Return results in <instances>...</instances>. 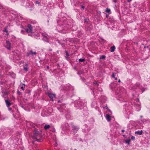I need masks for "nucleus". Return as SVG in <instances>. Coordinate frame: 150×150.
<instances>
[{"instance_id":"1","label":"nucleus","mask_w":150,"mask_h":150,"mask_svg":"<svg viewBox=\"0 0 150 150\" xmlns=\"http://www.w3.org/2000/svg\"><path fill=\"white\" fill-rule=\"evenodd\" d=\"M10 16L13 19H14L15 21H16V24L17 25H21V28H24L25 27H26V25L24 26L23 25V24L24 21H23L22 23H21L22 21L25 19L19 14H18L16 12H13V13H11Z\"/></svg>"},{"instance_id":"2","label":"nucleus","mask_w":150,"mask_h":150,"mask_svg":"<svg viewBox=\"0 0 150 150\" xmlns=\"http://www.w3.org/2000/svg\"><path fill=\"white\" fill-rule=\"evenodd\" d=\"M67 87L68 88H66L67 87L64 85H62L60 89L62 91H64L65 93H66L67 95L72 97L74 93V88L69 84L68 85Z\"/></svg>"},{"instance_id":"3","label":"nucleus","mask_w":150,"mask_h":150,"mask_svg":"<svg viewBox=\"0 0 150 150\" xmlns=\"http://www.w3.org/2000/svg\"><path fill=\"white\" fill-rule=\"evenodd\" d=\"M100 83L98 81H95L93 83V85L94 87L93 88L92 91V94L93 95H94V97L96 96L95 95V93L97 94H100L103 91L102 88L99 86Z\"/></svg>"},{"instance_id":"4","label":"nucleus","mask_w":150,"mask_h":150,"mask_svg":"<svg viewBox=\"0 0 150 150\" xmlns=\"http://www.w3.org/2000/svg\"><path fill=\"white\" fill-rule=\"evenodd\" d=\"M60 107H58L57 108L58 110L61 112H62L65 114V116L67 120H69L70 117V114L68 112L67 110H66V106L64 104H62L59 105Z\"/></svg>"},{"instance_id":"5","label":"nucleus","mask_w":150,"mask_h":150,"mask_svg":"<svg viewBox=\"0 0 150 150\" xmlns=\"http://www.w3.org/2000/svg\"><path fill=\"white\" fill-rule=\"evenodd\" d=\"M74 105L76 109H82L86 107L84 102L80 100H76L74 102Z\"/></svg>"},{"instance_id":"6","label":"nucleus","mask_w":150,"mask_h":150,"mask_svg":"<svg viewBox=\"0 0 150 150\" xmlns=\"http://www.w3.org/2000/svg\"><path fill=\"white\" fill-rule=\"evenodd\" d=\"M126 103L125 104V110L127 113L128 115L131 113L132 109V103L131 102H126Z\"/></svg>"},{"instance_id":"7","label":"nucleus","mask_w":150,"mask_h":150,"mask_svg":"<svg viewBox=\"0 0 150 150\" xmlns=\"http://www.w3.org/2000/svg\"><path fill=\"white\" fill-rule=\"evenodd\" d=\"M57 23L58 25H62L64 24H67L69 25L68 23V21L66 19L65 17H62L60 19V20L57 21Z\"/></svg>"},{"instance_id":"8","label":"nucleus","mask_w":150,"mask_h":150,"mask_svg":"<svg viewBox=\"0 0 150 150\" xmlns=\"http://www.w3.org/2000/svg\"><path fill=\"white\" fill-rule=\"evenodd\" d=\"M38 136V131L35 130V133L32 136V142L33 144H36L37 142H38V139L37 138Z\"/></svg>"},{"instance_id":"9","label":"nucleus","mask_w":150,"mask_h":150,"mask_svg":"<svg viewBox=\"0 0 150 150\" xmlns=\"http://www.w3.org/2000/svg\"><path fill=\"white\" fill-rule=\"evenodd\" d=\"M25 30H22L21 33L23 34H25V33H28V35H31L32 37V35H30V33H33L32 29H24Z\"/></svg>"},{"instance_id":"10","label":"nucleus","mask_w":150,"mask_h":150,"mask_svg":"<svg viewBox=\"0 0 150 150\" xmlns=\"http://www.w3.org/2000/svg\"><path fill=\"white\" fill-rule=\"evenodd\" d=\"M7 134L6 129H3L0 131V138H4Z\"/></svg>"},{"instance_id":"11","label":"nucleus","mask_w":150,"mask_h":150,"mask_svg":"<svg viewBox=\"0 0 150 150\" xmlns=\"http://www.w3.org/2000/svg\"><path fill=\"white\" fill-rule=\"evenodd\" d=\"M40 34L43 37V40L46 42H48L49 36L45 33H41Z\"/></svg>"},{"instance_id":"12","label":"nucleus","mask_w":150,"mask_h":150,"mask_svg":"<svg viewBox=\"0 0 150 150\" xmlns=\"http://www.w3.org/2000/svg\"><path fill=\"white\" fill-rule=\"evenodd\" d=\"M69 126L68 123H64L62 125V127L63 130H68L69 129Z\"/></svg>"},{"instance_id":"13","label":"nucleus","mask_w":150,"mask_h":150,"mask_svg":"<svg viewBox=\"0 0 150 150\" xmlns=\"http://www.w3.org/2000/svg\"><path fill=\"white\" fill-rule=\"evenodd\" d=\"M71 128L72 130L71 132H73L74 135L77 132L79 129V127H78L73 125H72Z\"/></svg>"},{"instance_id":"14","label":"nucleus","mask_w":150,"mask_h":150,"mask_svg":"<svg viewBox=\"0 0 150 150\" xmlns=\"http://www.w3.org/2000/svg\"><path fill=\"white\" fill-rule=\"evenodd\" d=\"M98 99L99 100L103 103H105L107 100V98L103 96H101L99 97Z\"/></svg>"},{"instance_id":"15","label":"nucleus","mask_w":150,"mask_h":150,"mask_svg":"<svg viewBox=\"0 0 150 150\" xmlns=\"http://www.w3.org/2000/svg\"><path fill=\"white\" fill-rule=\"evenodd\" d=\"M13 142L14 146L16 147L18 144V141L19 139L18 138L16 137H13Z\"/></svg>"},{"instance_id":"16","label":"nucleus","mask_w":150,"mask_h":150,"mask_svg":"<svg viewBox=\"0 0 150 150\" xmlns=\"http://www.w3.org/2000/svg\"><path fill=\"white\" fill-rule=\"evenodd\" d=\"M140 84L139 83H137L136 84L134 85L132 87H131V89L135 91L136 89L139 88H140Z\"/></svg>"},{"instance_id":"17","label":"nucleus","mask_w":150,"mask_h":150,"mask_svg":"<svg viewBox=\"0 0 150 150\" xmlns=\"http://www.w3.org/2000/svg\"><path fill=\"white\" fill-rule=\"evenodd\" d=\"M6 129L7 133H8L9 134H11L14 132L13 129L11 128H7Z\"/></svg>"},{"instance_id":"18","label":"nucleus","mask_w":150,"mask_h":150,"mask_svg":"<svg viewBox=\"0 0 150 150\" xmlns=\"http://www.w3.org/2000/svg\"><path fill=\"white\" fill-rule=\"evenodd\" d=\"M47 94L49 98H50L51 100L53 101V98L55 97V95L49 93H48Z\"/></svg>"},{"instance_id":"19","label":"nucleus","mask_w":150,"mask_h":150,"mask_svg":"<svg viewBox=\"0 0 150 150\" xmlns=\"http://www.w3.org/2000/svg\"><path fill=\"white\" fill-rule=\"evenodd\" d=\"M26 26L27 27H28L27 28H33L35 27V26L34 25V23L32 22L31 24H28L27 23Z\"/></svg>"},{"instance_id":"20","label":"nucleus","mask_w":150,"mask_h":150,"mask_svg":"<svg viewBox=\"0 0 150 150\" xmlns=\"http://www.w3.org/2000/svg\"><path fill=\"white\" fill-rule=\"evenodd\" d=\"M5 101L7 107H10V106L11 105V103L9 100V99H5Z\"/></svg>"},{"instance_id":"21","label":"nucleus","mask_w":150,"mask_h":150,"mask_svg":"<svg viewBox=\"0 0 150 150\" xmlns=\"http://www.w3.org/2000/svg\"><path fill=\"white\" fill-rule=\"evenodd\" d=\"M110 86L112 91H115V90H114V89L117 86V84L115 83H112L110 84Z\"/></svg>"},{"instance_id":"22","label":"nucleus","mask_w":150,"mask_h":150,"mask_svg":"<svg viewBox=\"0 0 150 150\" xmlns=\"http://www.w3.org/2000/svg\"><path fill=\"white\" fill-rule=\"evenodd\" d=\"M38 137H40V138L38 139V142H42L43 139V135L42 134H39L38 133Z\"/></svg>"},{"instance_id":"23","label":"nucleus","mask_w":150,"mask_h":150,"mask_svg":"<svg viewBox=\"0 0 150 150\" xmlns=\"http://www.w3.org/2000/svg\"><path fill=\"white\" fill-rule=\"evenodd\" d=\"M36 53V52H33L32 50H30L29 52L27 54V56L28 57L30 55H33L34 54H35Z\"/></svg>"},{"instance_id":"24","label":"nucleus","mask_w":150,"mask_h":150,"mask_svg":"<svg viewBox=\"0 0 150 150\" xmlns=\"http://www.w3.org/2000/svg\"><path fill=\"white\" fill-rule=\"evenodd\" d=\"M65 52L66 54V56H65V57L67 60L69 61L70 60V58L69 57V54L67 51L65 50Z\"/></svg>"},{"instance_id":"25","label":"nucleus","mask_w":150,"mask_h":150,"mask_svg":"<svg viewBox=\"0 0 150 150\" xmlns=\"http://www.w3.org/2000/svg\"><path fill=\"white\" fill-rule=\"evenodd\" d=\"M8 143L10 144L13 145L14 146L13 142V137H12L8 141Z\"/></svg>"},{"instance_id":"26","label":"nucleus","mask_w":150,"mask_h":150,"mask_svg":"<svg viewBox=\"0 0 150 150\" xmlns=\"http://www.w3.org/2000/svg\"><path fill=\"white\" fill-rule=\"evenodd\" d=\"M106 119L108 122H109L111 120V117L108 113L106 114Z\"/></svg>"},{"instance_id":"27","label":"nucleus","mask_w":150,"mask_h":150,"mask_svg":"<svg viewBox=\"0 0 150 150\" xmlns=\"http://www.w3.org/2000/svg\"><path fill=\"white\" fill-rule=\"evenodd\" d=\"M142 133L143 131L142 130H141L135 132V133L137 135H141L142 134Z\"/></svg>"},{"instance_id":"28","label":"nucleus","mask_w":150,"mask_h":150,"mask_svg":"<svg viewBox=\"0 0 150 150\" xmlns=\"http://www.w3.org/2000/svg\"><path fill=\"white\" fill-rule=\"evenodd\" d=\"M13 52L14 53V56H15V58L17 59H19L20 58L18 56L17 57H16V56L18 55V54L16 53V52L15 51H13Z\"/></svg>"},{"instance_id":"29","label":"nucleus","mask_w":150,"mask_h":150,"mask_svg":"<svg viewBox=\"0 0 150 150\" xmlns=\"http://www.w3.org/2000/svg\"><path fill=\"white\" fill-rule=\"evenodd\" d=\"M120 88H118L117 89V91H116V92L118 94H119V95H120L121 94H122L121 92H122V89L123 90V89H121V90L119 92H118V91L119 90H120Z\"/></svg>"},{"instance_id":"30","label":"nucleus","mask_w":150,"mask_h":150,"mask_svg":"<svg viewBox=\"0 0 150 150\" xmlns=\"http://www.w3.org/2000/svg\"><path fill=\"white\" fill-rule=\"evenodd\" d=\"M103 108L104 109H105L107 110L108 111V113L109 112L110 113H112L111 111L110 110L108 109V108L107 107V105H106V106H103Z\"/></svg>"},{"instance_id":"31","label":"nucleus","mask_w":150,"mask_h":150,"mask_svg":"<svg viewBox=\"0 0 150 150\" xmlns=\"http://www.w3.org/2000/svg\"><path fill=\"white\" fill-rule=\"evenodd\" d=\"M131 140L130 139H127L125 140V142L128 145H129L130 144V142Z\"/></svg>"},{"instance_id":"32","label":"nucleus","mask_w":150,"mask_h":150,"mask_svg":"<svg viewBox=\"0 0 150 150\" xmlns=\"http://www.w3.org/2000/svg\"><path fill=\"white\" fill-rule=\"evenodd\" d=\"M91 106L92 107L95 108L96 107V101L93 102L91 104Z\"/></svg>"},{"instance_id":"33","label":"nucleus","mask_w":150,"mask_h":150,"mask_svg":"<svg viewBox=\"0 0 150 150\" xmlns=\"http://www.w3.org/2000/svg\"><path fill=\"white\" fill-rule=\"evenodd\" d=\"M115 49V47L114 46H113L110 47V52H114Z\"/></svg>"},{"instance_id":"34","label":"nucleus","mask_w":150,"mask_h":150,"mask_svg":"<svg viewBox=\"0 0 150 150\" xmlns=\"http://www.w3.org/2000/svg\"><path fill=\"white\" fill-rule=\"evenodd\" d=\"M105 11L106 13H108L110 14L111 13V11L110 10L109 8H106V9L105 10Z\"/></svg>"},{"instance_id":"35","label":"nucleus","mask_w":150,"mask_h":150,"mask_svg":"<svg viewBox=\"0 0 150 150\" xmlns=\"http://www.w3.org/2000/svg\"><path fill=\"white\" fill-rule=\"evenodd\" d=\"M7 29H4V30H3V31L4 33H6V34H5L6 35H9V33Z\"/></svg>"},{"instance_id":"36","label":"nucleus","mask_w":150,"mask_h":150,"mask_svg":"<svg viewBox=\"0 0 150 150\" xmlns=\"http://www.w3.org/2000/svg\"><path fill=\"white\" fill-rule=\"evenodd\" d=\"M50 126L49 125H46L45 126L44 128L45 129L47 130L50 128Z\"/></svg>"},{"instance_id":"37","label":"nucleus","mask_w":150,"mask_h":150,"mask_svg":"<svg viewBox=\"0 0 150 150\" xmlns=\"http://www.w3.org/2000/svg\"><path fill=\"white\" fill-rule=\"evenodd\" d=\"M139 89H140V90H141V91H142V93H143L145 90V88L143 87L142 86H140V88Z\"/></svg>"},{"instance_id":"38","label":"nucleus","mask_w":150,"mask_h":150,"mask_svg":"<svg viewBox=\"0 0 150 150\" xmlns=\"http://www.w3.org/2000/svg\"><path fill=\"white\" fill-rule=\"evenodd\" d=\"M149 120L148 119H144L141 120L142 122L143 123H144L146 121H149Z\"/></svg>"},{"instance_id":"39","label":"nucleus","mask_w":150,"mask_h":150,"mask_svg":"<svg viewBox=\"0 0 150 150\" xmlns=\"http://www.w3.org/2000/svg\"><path fill=\"white\" fill-rule=\"evenodd\" d=\"M89 121H90L91 123H93L94 122V120L93 118H91L90 119Z\"/></svg>"},{"instance_id":"40","label":"nucleus","mask_w":150,"mask_h":150,"mask_svg":"<svg viewBox=\"0 0 150 150\" xmlns=\"http://www.w3.org/2000/svg\"><path fill=\"white\" fill-rule=\"evenodd\" d=\"M105 57H106L104 55H103L100 57V59H105Z\"/></svg>"},{"instance_id":"41","label":"nucleus","mask_w":150,"mask_h":150,"mask_svg":"<svg viewBox=\"0 0 150 150\" xmlns=\"http://www.w3.org/2000/svg\"><path fill=\"white\" fill-rule=\"evenodd\" d=\"M12 25L11 24H9L7 25L6 27H5L4 28H9L12 27Z\"/></svg>"},{"instance_id":"42","label":"nucleus","mask_w":150,"mask_h":150,"mask_svg":"<svg viewBox=\"0 0 150 150\" xmlns=\"http://www.w3.org/2000/svg\"><path fill=\"white\" fill-rule=\"evenodd\" d=\"M24 3H26V5L25 6L29 7L30 6V4H29L28 3H27V1H24Z\"/></svg>"},{"instance_id":"43","label":"nucleus","mask_w":150,"mask_h":150,"mask_svg":"<svg viewBox=\"0 0 150 150\" xmlns=\"http://www.w3.org/2000/svg\"><path fill=\"white\" fill-rule=\"evenodd\" d=\"M89 21V19L88 18H86L84 19V22L86 23H88Z\"/></svg>"},{"instance_id":"44","label":"nucleus","mask_w":150,"mask_h":150,"mask_svg":"<svg viewBox=\"0 0 150 150\" xmlns=\"http://www.w3.org/2000/svg\"><path fill=\"white\" fill-rule=\"evenodd\" d=\"M79 60L80 62H83L85 61V59H79Z\"/></svg>"},{"instance_id":"45","label":"nucleus","mask_w":150,"mask_h":150,"mask_svg":"<svg viewBox=\"0 0 150 150\" xmlns=\"http://www.w3.org/2000/svg\"><path fill=\"white\" fill-rule=\"evenodd\" d=\"M135 106L136 107H138V109L139 110H140V109L141 107H140V106L138 104H135Z\"/></svg>"},{"instance_id":"46","label":"nucleus","mask_w":150,"mask_h":150,"mask_svg":"<svg viewBox=\"0 0 150 150\" xmlns=\"http://www.w3.org/2000/svg\"><path fill=\"white\" fill-rule=\"evenodd\" d=\"M7 94V93L6 92H4L3 93V96L5 98V96Z\"/></svg>"},{"instance_id":"47","label":"nucleus","mask_w":150,"mask_h":150,"mask_svg":"<svg viewBox=\"0 0 150 150\" xmlns=\"http://www.w3.org/2000/svg\"><path fill=\"white\" fill-rule=\"evenodd\" d=\"M43 87L45 91L46 90H47L48 89V86H43Z\"/></svg>"},{"instance_id":"48","label":"nucleus","mask_w":150,"mask_h":150,"mask_svg":"<svg viewBox=\"0 0 150 150\" xmlns=\"http://www.w3.org/2000/svg\"><path fill=\"white\" fill-rule=\"evenodd\" d=\"M2 143L0 142V150H2Z\"/></svg>"},{"instance_id":"49","label":"nucleus","mask_w":150,"mask_h":150,"mask_svg":"<svg viewBox=\"0 0 150 150\" xmlns=\"http://www.w3.org/2000/svg\"><path fill=\"white\" fill-rule=\"evenodd\" d=\"M6 43L8 46H10L11 45V43L10 42L8 41H6Z\"/></svg>"},{"instance_id":"50","label":"nucleus","mask_w":150,"mask_h":150,"mask_svg":"<svg viewBox=\"0 0 150 150\" xmlns=\"http://www.w3.org/2000/svg\"><path fill=\"white\" fill-rule=\"evenodd\" d=\"M24 70L25 71H27L28 70V67H24Z\"/></svg>"},{"instance_id":"51","label":"nucleus","mask_w":150,"mask_h":150,"mask_svg":"<svg viewBox=\"0 0 150 150\" xmlns=\"http://www.w3.org/2000/svg\"><path fill=\"white\" fill-rule=\"evenodd\" d=\"M115 74H116V73H112V78H115Z\"/></svg>"},{"instance_id":"52","label":"nucleus","mask_w":150,"mask_h":150,"mask_svg":"<svg viewBox=\"0 0 150 150\" xmlns=\"http://www.w3.org/2000/svg\"><path fill=\"white\" fill-rule=\"evenodd\" d=\"M59 44H60L62 46V47L64 48L65 47V45L64 44V43H59Z\"/></svg>"},{"instance_id":"53","label":"nucleus","mask_w":150,"mask_h":150,"mask_svg":"<svg viewBox=\"0 0 150 150\" xmlns=\"http://www.w3.org/2000/svg\"><path fill=\"white\" fill-rule=\"evenodd\" d=\"M17 93L18 95H20L21 94V93L18 90L17 91Z\"/></svg>"},{"instance_id":"54","label":"nucleus","mask_w":150,"mask_h":150,"mask_svg":"<svg viewBox=\"0 0 150 150\" xmlns=\"http://www.w3.org/2000/svg\"><path fill=\"white\" fill-rule=\"evenodd\" d=\"M135 139V137L134 136H132L131 137V139L132 140H134Z\"/></svg>"},{"instance_id":"55","label":"nucleus","mask_w":150,"mask_h":150,"mask_svg":"<svg viewBox=\"0 0 150 150\" xmlns=\"http://www.w3.org/2000/svg\"><path fill=\"white\" fill-rule=\"evenodd\" d=\"M82 72L81 71L78 72V74L79 75H80L82 74Z\"/></svg>"},{"instance_id":"56","label":"nucleus","mask_w":150,"mask_h":150,"mask_svg":"<svg viewBox=\"0 0 150 150\" xmlns=\"http://www.w3.org/2000/svg\"><path fill=\"white\" fill-rule=\"evenodd\" d=\"M4 83L3 82L0 81V84L1 85H4Z\"/></svg>"},{"instance_id":"57","label":"nucleus","mask_w":150,"mask_h":150,"mask_svg":"<svg viewBox=\"0 0 150 150\" xmlns=\"http://www.w3.org/2000/svg\"><path fill=\"white\" fill-rule=\"evenodd\" d=\"M9 47H7V49L8 50H10V49H11V47L10 46H10H8Z\"/></svg>"},{"instance_id":"58","label":"nucleus","mask_w":150,"mask_h":150,"mask_svg":"<svg viewBox=\"0 0 150 150\" xmlns=\"http://www.w3.org/2000/svg\"><path fill=\"white\" fill-rule=\"evenodd\" d=\"M81 8L82 9H84V7H84V6H82V5H81Z\"/></svg>"},{"instance_id":"59","label":"nucleus","mask_w":150,"mask_h":150,"mask_svg":"<svg viewBox=\"0 0 150 150\" xmlns=\"http://www.w3.org/2000/svg\"><path fill=\"white\" fill-rule=\"evenodd\" d=\"M8 108V110L9 111H11L12 110L11 108L10 107H7Z\"/></svg>"},{"instance_id":"60","label":"nucleus","mask_w":150,"mask_h":150,"mask_svg":"<svg viewBox=\"0 0 150 150\" xmlns=\"http://www.w3.org/2000/svg\"><path fill=\"white\" fill-rule=\"evenodd\" d=\"M106 17L107 18H108L109 17V16L108 14H106Z\"/></svg>"},{"instance_id":"61","label":"nucleus","mask_w":150,"mask_h":150,"mask_svg":"<svg viewBox=\"0 0 150 150\" xmlns=\"http://www.w3.org/2000/svg\"><path fill=\"white\" fill-rule=\"evenodd\" d=\"M117 0H112L113 2L115 3L117 2Z\"/></svg>"},{"instance_id":"62","label":"nucleus","mask_w":150,"mask_h":150,"mask_svg":"<svg viewBox=\"0 0 150 150\" xmlns=\"http://www.w3.org/2000/svg\"><path fill=\"white\" fill-rule=\"evenodd\" d=\"M21 89H22L23 90H24V89L23 86H21Z\"/></svg>"},{"instance_id":"63","label":"nucleus","mask_w":150,"mask_h":150,"mask_svg":"<svg viewBox=\"0 0 150 150\" xmlns=\"http://www.w3.org/2000/svg\"><path fill=\"white\" fill-rule=\"evenodd\" d=\"M27 92L28 93H29L30 92V90H28V91Z\"/></svg>"},{"instance_id":"64","label":"nucleus","mask_w":150,"mask_h":150,"mask_svg":"<svg viewBox=\"0 0 150 150\" xmlns=\"http://www.w3.org/2000/svg\"><path fill=\"white\" fill-rule=\"evenodd\" d=\"M85 130H85V129H83L82 130V131L84 132H85Z\"/></svg>"}]
</instances>
